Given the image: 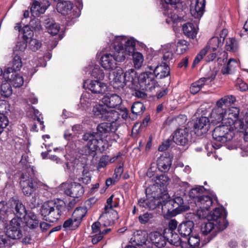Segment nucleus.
<instances>
[{
	"instance_id": "58836bf2",
	"label": "nucleus",
	"mask_w": 248,
	"mask_h": 248,
	"mask_svg": "<svg viewBox=\"0 0 248 248\" xmlns=\"http://www.w3.org/2000/svg\"><path fill=\"white\" fill-rule=\"evenodd\" d=\"M238 63L236 60L230 59L228 62L227 64L224 66L221 69V73L223 74H231L237 67Z\"/></svg>"
},
{
	"instance_id": "338daca9",
	"label": "nucleus",
	"mask_w": 248,
	"mask_h": 248,
	"mask_svg": "<svg viewBox=\"0 0 248 248\" xmlns=\"http://www.w3.org/2000/svg\"><path fill=\"white\" fill-rule=\"evenodd\" d=\"M10 214H11V210L9 209L7 203L2 201L0 202V215L3 216H8Z\"/></svg>"
},
{
	"instance_id": "7c9ffc66",
	"label": "nucleus",
	"mask_w": 248,
	"mask_h": 248,
	"mask_svg": "<svg viewBox=\"0 0 248 248\" xmlns=\"http://www.w3.org/2000/svg\"><path fill=\"white\" fill-rule=\"evenodd\" d=\"M193 227L194 223L192 221H187L179 225L178 231L182 237L186 238L190 234Z\"/></svg>"
},
{
	"instance_id": "4d7b16f0",
	"label": "nucleus",
	"mask_w": 248,
	"mask_h": 248,
	"mask_svg": "<svg viewBox=\"0 0 248 248\" xmlns=\"http://www.w3.org/2000/svg\"><path fill=\"white\" fill-rule=\"evenodd\" d=\"M154 218V215L152 213H145L139 217V220L141 224H146L151 222Z\"/></svg>"
},
{
	"instance_id": "69168bd1",
	"label": "nucleus",
	"mask_w": 248,
	"mask_h": 248,
	"mask_svg": "<svg viewBox=\"0 0 248 248\" xmlns=\"http://www.w3.org/2000/svg\"><path fill=\"white\" fill-rule=\"evenodd\" d=\"M27 42L25 40L18 42L14 47L13 50L14 53L17 51L21 52L24 51L27 46Z\"/></svg>"
},
{
	"instance_id": "f03ea898",
	"label": "nucleus",
	"mask_w": 248,
	"mask_h": 248,
	"mask_svg": "<svg viewBox=\"0 0 248 248\" xmlns=\"http://www.w3.org/2000/svg\"><path fill=\"white\" fill-rule=\"evenodd\" d=\"M65 207V204L62 201L58 202L48 201L42 205L40 212L46 221L53 223L60 219Z\"/></svg>"
},
{
	"instance_id": "6e6d98bb",
	"label": "nucleus",
	"mask_w": 248,
	"mask_h": 248,
	"mask_svg": "<svg viewBox=\"0 0 248 248\" xmlns=\"http://www.w3.org/2000/svg\"><path fill=\"white\" fill-rule=\"evenodd\" d=\"M29 44V48L33 51H37L41 46V43L38 40L31 38L26 41Z\"/></svg>"
},
{
	"instance_id": "9b49d317",
	"label": "nucleus",
	"mask_w": 248,
	"mask_h": 248,
	"mask_svg": "<svg viewBox=\"0 0 248 248\" xmlns=\"http://www.w3.org/2000/svg\"><path fill=\"white\" fill-rule=\"evenodd\" d=\"M83 87H86L88 89L94 94H103L108 90V86L106 84L98 80L91 81H85Z\"/></svg>"
},
{
	"instance_id": "39448f33",
	"label": "nucleus",
	"mask_w": 248,
	"mask_h": 248,
	"mask_svg": "<svg viewBox=\"0 0 248 248\" xmlns=\"http://www.w3.org/2000/svg\"><path fill=\"white\" fill-rule=\"evenodd\" d=\"M93 112L94 115L102 120H106L109 122L110 124L117 125L116 122L119 119L120 115L118 111L99 104L93 107Z\"/></svg>"
},
{
	"instance_id": "37998d69",
	"label": "nucleus",
	"mask_w": 248,
	"mask_h": 248,
	"mask_svg": "<svg viewBox=\"0 0 248 248\" xmlns=\"http://www.w3.org/2000/svg\"><path fill=\"white\" fill-rule=\"evenodd\" d=\"M93 100V95L89 92H85L81 96L80 102L82 107L85 108L91 106Z\"/></svg>"
},
{
	"instance_id": "ddd939ff",
	"label": "nucleus",
	"mask_w": 248,
	"mask_h": 248,
	"mask_svg": "<svg viewBox=\"0 0 248 248\" xmlns=\"http://www.w3.org/2000/svg\"><path fill=\"white\" fill-rule=\"evenodd\" d=\"M72 3L69 1H63L58 3L57 11L63 16H67L69 18H74L78 16V14L74 11H72Z\"/></svg>"
},
{
	"instance_id": "8fccbe9b",
	"label": "nucleus",
	"mask_w": 248,
	"mask_h": 248,
	"mask_svg": "<svg viewBox=\"0 0 248 248\" xmlns=\"http://www.w3.org/2000/svg\"><path fill=\"white\" fill-rule=\"evenodd\" d=\"M86 211V209L82 207L77 208L73 213L72 217L76 220L78 221L79 224L83 217L85 216Z\"/></svg>"
},
{
	"instance_id": "c03bdc74",
	"label": "nucleus",
	"mask_w": 248,
	"mask_h": 248,
	"mask_svg": "<svg viewBox=\"0 0 248 248\" xmlns=\"http://www.w3.org/2000/svg\"><path fill=\"white\" fill-rule=\"evenodd\" d=\"M112 85L114 88L120 90L124 87L125 85H126L123 76L121 75L117 74L113 80Z\"/></svg>"
},
{
	"instance_id": "20e7f679",
	"label": "nucleus",
	"mask_w": 248,
	"mask_h": 248,
	"mask_svg": "<svg viewBox=\"0 0 248 248\" xmlns=\"http://www.w3.org/2000/svg\"><path fill=\"white\" fill-rule=\"evenodd\" d=\"M234 126L228 124H223L217 126L212 132L213 139L220 143L217 145V148H219L222 144L230 141L234 136ZM213 144V146L216 148Z\"/></svg>"
},
{
	"instance_id": "e2e57ef3",
	"label": "nucleus",
	"mask_w": 248,
	"mask_h": 248,
	"mask_svg": "<svg viewBox=\"0 0 248 248\" xmlns=\"http://www.w3.org/2000/svg\"><path fill=\"white\" fill-rule=\"evenodd\" d=\"M105 213L107 217L109 218L110 221L112 222L113 223L119 218L117 212L113 209H110V210L105 211Z\"/></svg>"
},
{
	"instance_id": "864d4df0",
	"label": "nucleus",
	"mask_w": 248,
	"mask_h": 248,
	"mask_svg": "<svg viewBox=\"0 0 248 248\" xmlns=\"http://www.w3.org/2000/svg\"><path fill=\"white\" fill-rule=\"evenodd\" d=\"M188 43L185 40H180L177 42L176 51L178 54H182L188 49Z\"/></svg>"
},
{
	"instance_id": "7ed1b4c3",
	"label": "nucleus",
	"mask_w": 248,
	"mask_h": 248,
	"mask_svg": "<svg viewBox=\"0 0 248 248\" xmlns=\"http://www.w3.org/2000/svg\"><path fill=\"white\" fill-rule=\"evenodd\" d=\"M19 184L22 192L26 196H31L36 189L41 192L43 189H45L46 190L45 195L47 196L48 194L47 186L40 182H37L34 179L28 178L26 174L21 175Z\"/></svg>"
},
{
	"instance_id": "4c0bfd02",
	"label": "nucleus",
	"mask_w": 248,
	"mask_h": 248,
	"mask_svg": "<svg viewBox=\"0 0 248 248\" xmlns=\"http://www.w3.org/2000/svg\"><path fill=\"white\" fill-rule=\"evenodd\" d=\"M212 203V199L210 196L207 195H202L200 198H199L197 201H195L196 206L205 209H209Z\"/></svg>"
},
{
	"instance_id": "680f3d73",
	"label": "nucleus",
	"mask_w": 248,
	"mask_h": 248,
	"mask_svg": "<svg viewBox=\"0 0 248 248\" xmlns=\"http://www.w3.org/2000/svg\"><path fill=\"white\" fill-rule=\"evenodd\" d=\"M92 76L94 78L102 79L104 77V74L102 70L100 69L98 65H95L92 72Z\"/></svg>"
},
{
	"instance_id": "6e6552de",
	"label": "nucleus",
	"mask_w": 248,
	"mask_h": 248,
	"mask_svg": "<svg viewBox=\"0 0 248 248\" xmlns=\"http://www.w3.org/2000/svg\"><path fill=\"white\" fill-rule=\"evenodd\" d=\"M138 83L143 90L152 91L157 86L155 76L153 72H145L138 77Z\"/></svg>"
},
{
	"instance_id": "412c9836",
	"label": "nucleus",
	"mask_w": 248,
	"mask_h": 248,
	"mask_svg": "<svg viewBox=\"0 0 248 248\" xmlns=\"http://www.w3.org/2000/svg\"><path fill=\"white\" fill-rule=\"evenodd\" d=\"M11 214L14 213L18 218L21 219L27 215L25 206L19 201L13 199L11 202Z\"/></svg>"
},
{
	"instance_id": "f3484780",
	"label": "nucleus",
	"mask_w": 248,
	"mask_h": 248,
	"mask_svg": "<svg viewBox=\"0 0 248 248\" xmlns=\"http://www.w3.org/2000/svg\"><path fill=\"white\" fill-rule=\"evenodd\" d=\"M49 5V2L47 0H44L41 2L37 0L33 1L31 8V15L35 17L43 14Z\"/></svg>"
},
{
	"instance_id": "de8ad7c7",
	"label": "nucleus",
	"mask_w": 248,
	"mask_h": 248,
	"mask_svg": "<svg viewBox=\"0 0 248 248\" xmlns=\"http://www.w3.org/2000/svg\"><path fill=\"white\" fill-rule=\"evenodd\" d=\"M145 109L144 105L140 102L134 103L131 107L132 112L136 115L142 114Z\"/></svg>"
},
{
	"instance_id": "f257e3e1",
	"label": "nucleus",
	"mask_w": 248,
	"mask_h": 248,
	"mask_svg": "<svg viewBox=\"0 0 248 248\" xmlns=\"http://www.w3.org/2000/svg\"><path fill=\"white\" fill-rule=\"evenodd\" d=\"M109 38L111 50L101 56V64L104 69L112 70L117 67L118 62H124L132 53L136 43L134 39L124 36L110 35Z\"/></svg>"
},
{
	"instance_id": "bb28decb",
	"label": "nucleus",
	"mask_w": 248,
	"mask_h": 248,
	"mask_svg": "<svg viewBox=\"0 0 248 248\" xmlns=\"http://www.w3.org/2000/svg\"><path fill=\"white\" fill-rule=\"evenodd\" d=\"M205 0H196L194 5H191L190 13L195 18H201L204 12Z\"/></svg>"
},
{
	"instance_id": "bf43d9fd",
	"label": "nucleus",
	"mask_w": 248,
	"mask_h": 248,
	"mask_svg": "<svg viewBox=\"0 0 248 248\" xmlns=\"http://www.w3.org/2000/svg\"><path fill=\"white\" fill-rule=\"evenodd\" d=\"M113 197L114 195H112L107 199L106 205L104 208L105 211L110 210V209H113V208H115L118 206L119 203L117 201H114L113 200Z\"/></svg>"
},
{
	"instance_id": "c85d7f7f",
	"label": "nucleus",
	"mask_w": 248,
	"mask_h": 248,
	"mask_svg": "<svg viewBox=\"0 0 248 248\" xmlns=\"http://www.w3.org/2000/svg\"><path fill=\"white\" fill-rule=\"evenodd\" d=\"M171 165V159L166 154L161 155L157 159V168L162 172H166L168 171Z\"/></svg>"
},
{
	"instance_id": "ea45409f",
	"label": "nucleus",
	"mask_w": 248,
	"mask_h": 248,
	"mask_svg": "<svg viewBox=\"0 0 248 248\" xmlns=\"http://www.w3.org/2000/svg\"><path fill=\"white\" fill-rule=\"evenodd\" d=\"M166 235L167 240L170 244L176 247H180L182 248V244L184 240H181L177 233L172 232V233Z\"/></svg>"
},
{
	"instance_id": "a211bd4d",
	"label": "nucleus",
	"mask_w": 248,
	"mask_h": 248,
	"mask_svg": "<svg viewBox=\"0 0 248 248\" xmlns=\"http://www.w3.org/2000/svg\"><path fill=\"white\" fill-rule=\"evenodd\" d=\"M183 199L181 196H175L172 200H167V199H165V201L164 202V203H162V211L164 213H169L173 210L171 207H174V204H176L177 205V206L175 207V208H177V207L180 206L183 204Z\"/></svg>"
},
{
	"instance_id": "f8f14e48",
	"label": "nucleus",
	"mask_w": 248,
	"mask_h": 248,
	"mask_svg": "<svg viewBox=\"0 0 248 248\" xmlns=\"http://www.w3.org/2000/svg\"><path fill=\"white\" fill-rule=\"evenodd\" d=\"M117 128L118 125L115 124L103 123L97 126V132L95 133L99 137L107 139L108 136L113 135Z\"/></svg>"
},
{
	"instance_id": "1a4fd4ad",
	"label": "nucleus",
	"mask_w": 248,
	"mask_h": 248,
	"mask_svg": "<svg viewBox=\"0 0 248 248\" xmlns=\"http://www.w3.org/2000/svg\"><path fill=\"white\" fill-rule=\"evenodd\" d=\"M239 114V109L238 108L231 107L228 110H226L223 124L234 126V128L235 129L238 128V126H240V128H241L242 123L238 119Z\"/></svg>"
},
{
	"instance_id": "a878e982",
	"label": "nucleus",
	"mask_w": 248,
	"mask_h": 248,
	"mask_svg": "<svg viewBox=\"0 0 248 248\" xmlns=\"http://www.w3.org/2000/svg\"><path fill=\"white\" fill-rule=\"evenodd\" d=\"M123 78L126 85L131 88H135L136 84L138 82L137 73L133 68L127 70L124 73Z\"/></svg>"
},
{
	"instance_id": "9d476101",
	"label": "nucleus",
	"mask_w": 248,
	"mask_h": 248,
	"mask_svg": "<svg viewBox=\"0 0 248 248\" xmlns=\"http://www.w3.org/2000/svg\"><path fill=\"white\" fill-rule=\"evenodd\" d=\"M190 139L189 129L186 127L177 129L173 133L172 140L178 145L181 146L187 145Z\"/></svg>"
},
{
	"instance_id": "c9c22d12",
	"label": "nucleus",
	"mask_w": 248,
	"mask_h": 248,
	"mask_svg": "<svg viewBox=\"0 0 248 248\" xmlns=\"http://www.w3.org/2000/svg\"><path fill=\"white\" fill-rule=\"evenodd\" d=\"M184 34L190 38H194L197 34V27L193 23H186L183 26Z\"/></svg>"
},
{
	"instance_id": "cd10ccee",
	"label": "nucleus",
	"mask_w": 248,
	"mask_h": 248,
	"mask_svg": "<svg viewBox=\"0 0 248 248\" xmlns=\"http://www.w3.org/2000/svg\"><path fill=\"white\" fill-rule=\"evenodd\" d=\"M148 235L146 231L139 230L134 233L133 236L131 238V241L136 245H146L147 243H149L148 241Z\"/></svg>"
},
{
	"instance_id": "2f4dec72",
	"label": "nucleus",
	"mask_w": 248,
	"mask_h": 248,
	"mask_svg": "<svg viewBox=\"0 0 248 248\" xmlns=\"http://www.w3.org/2000/svg\"><path fill=\"white\" fill-rule=\"evenodd\" d=\"M223 44V39L222 37H218L217 36L211 38L208 43L207 46V51L214 52L217 48L221 47Z\"/></svg>"
},
{
	"instance_id": "052dcab7",
	"label": "nucleus",
	"mask_w": 248,
	"mask_h": 248,
	"mask_svg": "<svg viewBox=\"0 0 248 248\" xmlns=\"http://www.w3.org/2000/svg\"><path fill=\"white\" fill-rule=\"evenodd\" d=\"M47 32L52 35H56L59 31L60 27L59 25L56 23H51L47 24L46 26Z\"/></svg>"
},
{
	"instance_id": "473e14b6",
	"label": "nucleus",
	"mask_w": 248,
	"mask_h": 248,
	"mask_svg": "<svg viewBox=\"0 0 248 248\" xmlns=\"http://www.w3.org/2000/svg\"><path fill=\"white\" fill-rule=\"evenodd\" d=\"M165 199H169V195L168 194H164L163 197L159 199H155V198L152 199H147V209L149 210H154L157 207L162 209L163 203L165 201Z\"/></svg>"
},
{
	"instance_id": "4be33fe9",
	"label": "nucleus",
	"mask_w": 248,
	"mask_h": 248,
	"mask_svg": "<svg viewBox=\"0 0 248 248\" xmlns=\"http://www.w3.org/2000/svg\"><path fill=\"white\" fill-rule=\"evenodd\" d=\"M65 192L73 198L78 199L83 194L84 189L80 184L74 182L71 184L69 187L65 190Z\"/></svg>"
},
{
	"instance_id": "dca6fc26",
	"label": "nucleus",
	"mask_w": 248,
	"mask_h": 248,
	"mask_svg": "<svg viewBox=\"0 0 248 248\" xmlns=\"http://www.w3.org/2000/svg\"><path fill=\"white\" fill-rule=\"evenodd\" d=\"M101 102L108 108H114L121 104L122 99L116 94L108 93L103 97Z\"/></svg>"
},
{
	"instance_id": "5fc2aeb1",
	"label": "nucleus",
	"mask_w": 248,
	"mask_h": 248,
	"mask_svg": "<svg viewBox=\"0 0 248 248\" xmlns=\"http://www.w3.org/2000/svg\"><path fill=\"white\" fill-rule=\"evenodd\" d=\"M99 137L97 142V151L103 152L106 151L108 147V142L107 139Z\"/></svg>"
},
{
	"instance_id": "49530a36",
	"label": "nucleus",
	"mask_w": 248,
	"mask_h": 248,
	"mask_svg": "<svg viewBox=\"0 0 248 248\" xmlns=\"http://www.w3.org/2000/svg\"><path fill=\"white\" fill-rule=\"evenodd\" d=\"M80 224L78 221L76 220V219L72 217L64 221L63 224V227L70 230H74L76 229Z\"/></svg>"
},
{
	"instance_id": "f704fd0d",
	"label": "nucleus",
	"mask_w": 248,
	"mask_h": 248,
	"mask_svg": "<svg viewBox=\"0 0 248 248\" xmlns=\"http://www.w3.org/2000/svg\"><path fill=\"white\" fill-rule=\"evenodd\" d=\"M200 241L198 235L190 236L187 241H183L182 248H199Z\"/></svg>"
},
{
	"instance_id": "423d86ee",
	"label": "nucleus",
	"mask_w": 248,
	"mask_h": 248,
	"mask_svg": "<svg viewBox=\"0 0 248 248\" xmlns=\"http://www.w3.org/2000/svg\"><path fill=\"white\" fill-rule=\"evenodd\" d=\"M225 229V224L223 225L217 224V222L208 221L204 223L201 227V231L202 235L206 236L207 241L209 242L213 239L220 232Z\"/></svg>"
},
{
	"instance_id": "a19ab883",
	"label": "nucleus",
	"mask_w": 248,
	"mask_h": 248,
	"mask_svg": "<svg viewBox=\"0 0 248 248\" xmlns=\"http://www.w3.org/2000/svg\"><path fill=\"white\" fill-rule=\"evenodd\" d=\"M204 190L205 188L203 186H197L190 190L189 192V196L195 202V201H197L203 195Z\"/></svg>"
},
{
	"instance_id": "c756f323",
	"label": "nucleus",
	"mask_w": 248,
	"mask_h": 248,
	"mask_svg": "<svg viewBox=\"0 0 248 248\" xmlns=\"http://www.w3.org/2000/svg\"><path fill=\"white\" fill-rule=\"evenodd\" d=\"M22 66L21 58L17 54L15 55L13 60L12 66L8 67L4 72L3 76L5 78H7V75L11 73H14L17 71H19Z\"/></svg>"
},
{
	"instance_id": "0e129e2a",
	"label": "nucleus",
	"mask_w": 248,
	"mask_h": 248,
	"mask_svg": "<svg viewBox=\"0 0 248 248\" xmlns=\"http://www.w3.org/2000/svg\"><path fill=\"white\" fill-rule=\"evenodd\" d=\"M9 238L6 233L0 235V248H7L10 246V240Z\"/></svg>"
},
{
	"instance_id": "5701e85b",
	"label": "nucleus",
	"mask_w": 248,
	"mask_h": 248,
	"mask_svg": "<svg viewBox=\"0 0 248 248\" xmlns=\"http://www.w3.org/2000/svg\"><path fill=\"white\" fill-rule=\"evenodd\" d=\"M25 227L27 231L34 230L39 227V221L37 216L32 212H30L24 217Z\"/></svg>"
},
{
	"instance_id": "b1692460",
	"label": "nucleus",
	"mask_w": 248,
	"mask_h": 248,
	"mask_svg": "<svg viewBox=\"0 0 248 248\" xmlns=\"http://www.w3.org/2000/svg\"><path fill=\"white\" fill-rule=\"evenodd\" d=\"M215 78V75L214 74H212L210 77L201 78L191 84L190 88V92L194 94L197 93L203 85L210 83Z\"/></svg>"
},
{
	"instance_id": "2eb2a0df",
	"label": "nucleus",
	"mask_w": 248,
	"mask_h": 248,
	"mask_svg": "<svg viewBox=\"0 0 248 248\" xmlns=\"http://www.w3.org/2000/svg\"><path fill=\"white\" fill-rule=\"evenodd\" d=\"M223 212L222 208H216L210 214H208L207 220L212 222L216 221L218 225L225 224L226 229L228 225V222L226 217L222 216Z\"/></svg>"
},
{
	"instance_id": "0eeeda50",
	"label": "nucleus",
	"mask_w": 248,
	"mask_h": 248,
	"mask_svg": "<svg viewBox=\"0 0 248 248\" xmlns=\"http://www.w3.org/2000/svg\"><path fill=\"white\" fill-rule=\"evenodd\" d=\"M22 222L21 219L15 217L10 221L9 225H7L6 233L9 238L12 239H19L22 237Z\"/></svg>"
},
{
	"instance_id": "72a5a7b5",
	"label": "nucleus",
	"mask_w": 248,
	"mask_h": 248,
	"mask_svg": "<svg viewBox=\"0 0 248 248\" xmlns=\"http://www.w3.org/2000/svg\"><path fill=\"white\" fill-rule=\"evenodd\" d=\"M12 73L10 78L9 75H7V77L8 78H5V79H7L11 85L15 88H19L22 86L24 83L23 78L15 72Z\"/></svg>"
},
{
	"instance_id": "4468645a",
	"label": "nucleus",
	"mask_w": 248,
	"mask_h": 248,
	"mask_svg": "<svg viewBox=\"0 0 248 248\" xmlns=\"http://www.w3.org/2000/svg\"><path fill=\"white\" fill-rule=\"evenodd\" d=\"M209 119L206 117H202L196 120L194 125L195 133L199 136L206 133L209 129Z\"/></svg>"
},
{
	"instance_id": "3c124183",
	"label": "nucleus",
	"mask_w": 248,
	"mask_h": 248,
	"mask_svg": "<svg viewBox=\"0 0 248 248\" xmlns=\"http://www.w3.org/2000/svg\"><path fill=\"white\" fill-rule=\"evenodd\" d=\"M238 46V44L236 40L232 38L227 39L225 48L228 51H235Z\"/></svg>"
},
{
	"instance_id": "13d9d810",
	"label": "nucleus",
	"mask_w": 248,
	"mask_h": 248,
	"mask_svg": "<svg viewBox=\"0 0 248 248\" xmlns=\"http://www.w3.org/2000/svg\"><path fill=\"white\" fill-rule=\"evenodd\" d=\"M22 31L23 39L26 41H28V40L32 38L33 35V31L28 25L24 26L22 29Z\"/></svg>"
},
{
	"instance_id": "393cba45",
	"label": "nucleus",
	"mask_w": 248,
	"mask_h": 248,
	"mask_svg": "<svg viewBox=\"0 0 248 248\" xmlns=\"http://www.w3.org/2000/svg\"><path fill=\"white\" fill-rule=\"evenodd\" d=\"M149 237L152 243L158 248L164 247L167 243L166 235L164 236L158 232H151Z\"/></svg>"
},
{
	"instance_id": "aec40b11",
	"label": "nucleus",
	"mask_w": 248,
	"mask_h": 248,
	"mask_svg": "<svg viewBox=\"0 0 248 248\" xmlns=\"http://www.w3.org/2000/svg\"><path fill=\"white\" fill-rule=\"evenodd\" d=\"M148 68L153 71L155 77L159 78H162L170 75V68L165 62L159 65H150Z\"/></svg>"
},
{
	"instance_id": "774afa93",
	"label": "nucleus",
	"mask_w": 248,
	"mask_h": 248,
	"mask_svg": "<svg viewBox=\"0 0 248 248\" xmlns=\"http://www.w3.org/2000/svg\"><path fill=\"white\" fill-rule=\"evenodd\" d=\"M109 159V156L105 155H103L99 159L97 168L99 170L101 168H104L108 164V161Z\"/></svg>"
},
{
	"instance_id": "79ce46f5",
	"label": "nucleus",
	"mask_w": 248,
	"mask_h": 248,
	"mask_svg": "<svg viewBox=\"0 0 248 248\" xmlns=\"http://www.w3.org/2000/svg\"><path fill=\"white\" fill-rule=\"evenodd\" d=\"M135 46V45L134 46ZM135 46H134V51L129 56H133V62L134 65L136 68L139 69L142 65L143 62V57L141 53L140 52H134ZM128 55L127 56H128Z\"/></svg>"
},
{
	"instance_id": "e433bc0d",
	"label": "nucleus",
	"mask_w": 248,
	"mask_h": 248,
	"mask_svg": "<svg viewBox=\"0 0 248 248\" xmlns=\"http://www.w3.org/2000/svg\"><path fill=\"white\" fill-rule=\"evenodd\" d=\"M224 113L223 111L214 108L210 115V121L213 124H217L220 122L223 124L224 118Z\"/></svg>"
},
{
	"instance_id": "a18cd8bd",
	"label": "nucleus",
	"mask_w": 248,
	"mask_h": 248,
	"mask_svg": "<svg viewBox=\"0 0 248 248\" xmlns=\"http://www.w3.org/2000/svg\"><path fill=\"white\" fill-rule=\"evenodd\" d=\"M7 79H5V82L2 81L1 85V94L5 97H9L12 93V90L11 87V84L7 82Z\"/></svg>"
},
{
	"instance_id": "6ab92c4d",
	"label": "nucleus",
	"mask_w": 248,
	"mask_h": 248,
	"mask_svg": "<svg viewBox=\"0 0 248 248\" xmlns=\"http://www.w3.org/2000/svg\"><path fill=\"white\" fill-rule=\"evenodd\" d=\"M99 136L95 132H88L85 133L82 137L83 140L87 141V146L89 150L92 152L97 151V142Z\"/></svg>"
},
{
	"instance_id": "09e8293b",
	"label": "nucleus",
	"mask_w": 248,
	"mask_h": 248,
	"mask_svg": "<svg viewBox=\"0 0 248 248\" xmlns=\"http://www.w3.org/2000/svg\"><path fill=\"white\" fill-rule=\"evenodd\" d=\"M153 181H154L157 185L160 186H165L168 184V181H169V178L167 175L162 174L160 175H155V179L153 178Z\"/></svg>"
},
{
	"instance_id": "603ef678",
	"label": "nucleus",
	"mask_w": 248,
	"mask_h": 248,
	"mask_svg": "<svg viewBox=\"0 0 248 248\" xmlns=\"http://www.w3.org/2000/svg\"><path fill=\"white\" fill-rule=\"evenodd\" d=\"M78 180L85 184H88L91 182V175L89 170L87 167H83L82 177L78 178Z\"/></svg>"
}]
</instances>
